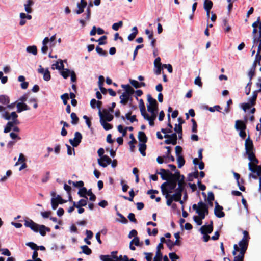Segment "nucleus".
Returning a JSON list of instances; mask_svg holds the SVG:
<instances>
[{
	"instance_id": "1",
	"label": "nucleus",
	"mask_w": 261,
	"mask_h": 261,
	"mask_svg": "<svg viewBox=\"0 0 261 261\" xmlns=\"http://www.w3.org/2000/svg\"><path fill=\"white\" fill-rule=\"evenodd\" d=\"M18 116V115L15 112H13L11 114L8 112H5L4 113H2V117L6 120H10L12 119V121H9L7 123L4 130V132L5 133L10 132L14 125L19 124L20 122L17 119Z\"/></svg>"
},
{
	"instance_id": "2",
	"label": "nucleus",
	"mask_w": 261,
	"mask_h": 261,
	"mask_svg": "<svg viewBox=\"0 0 261 261\" xmlns=\"http://www.w3.org/2000/svg\"><path fill=\"white\" fill-rule=\"evenodd\" d=\"M121 87L125 90V91L120 96V103L125 105L129 101L131 96L135 93V90L129 84H122Z\"/></svg>"
},
{
	"instance_id": "3",
	"label": "nucleus",
	"mask_w": 261,
	"mask_h": 261,
	"mask_svg": "<svg viewBox=\"0 0 261 261\" xmlns=\"http://www.w3.org/2000/svg\"><path fill=\"white\" fill-rule=\"evenodd\" d=\"M147 101L149 103L147 105V110L151 114L155 113L158 111V104L156 100L150 94L147 96Z\"/></svg>"
},
{
	"instance_id": "4",
	"label": "nucleus",
	"mask_w": 261,
	"mask_h": 261,
	"mask_svg": "<svg viewBox=\"0 0 261 261\" xmlns=\"http://www.w3.org/2000/svg\"><path fill=\"white\" fill-rule=\"evenodd\" d=\"M249 160L250 161L248 164L249 170L253 173H255V170L254 168L255 166H258L259 163L258 160L256 158L255 153H250L248 156Z\"/></svg>"
},
{
	"instance_id": "5",
	"label": "nucleus",
	"mask_w": 261,
	"mask_h": 261,
	"mask_svg": "<svg viewBox=\"0 0 261 261\" xmlns=\"http://www.w3.org/2000/svg\"><path fill=\"white\" fill-rule=\"evenodd\" d=\"M172 193V192L166 191L165 189H163V192L162 194L165 196V198H168L169 197L170 198L172 199L173 201L177 202L181 199L182 195L179 194L178 193L175 192L172 195H170V193Z\"/></svg>"
},
{
	"instance_id": "6",
	"label": "nucleus",
	"mask_w": 261,
	"mask_h": 261,
	"mask_svg": "<svg viewBox=\"0 0 261 261\" xmlns=\"http://www.w3.org/2000/svg\"><path fill=\"white\" fill-rule=\"evenodd\" d=\"M245 149L246 151V154L247 155V156H248L250 153H254L253 141L251 139L249 136L245 140Z\"/></svg>"
},
{
	"instance_id": "7",
	"label": "nucleus",
	"mask_w": 261,
	"mask_h": 261,
	"mask_svg": "<svg viewBox=\"0 0 261 261\" xmlns=\"http://www.w3.org/2000/svg\"><path fill=\"white\" fill-rule=\"evenodd\" d=\"M176 186V182L169 181H166L163 183L161 186V192H163V189L166 191L173 192V190H175Z\"/></svg>"
},
{
	"instance_id": "8",
	"label": "nucleus",
	"mask_w": 261,
	"mask_h": 261,
	"mask_svg": "<svg viewBox=\"0 0 261 261\" xmlns=\"http://www.w3.org/2000/svg\"><path fill=\"white\" fill-rule=\"evenodd\" d=\"M164 137L167 138V139L164 141L165 144H172L173 145L177 144V136L176 133H174L171 135L165 134Z\"/></svg>"
},
{
	"instance_id": "9",
	"label": "nucleus",
	"mask_w": 261,
	"mask_h": 261,
	"mask_svg": "<svg viewBox=\"0 0 261 261\" xmlns=\"http://www.w3.org/2000/svg\"><path fill=\"white\" fill-rule=\"evenodd\" d=\"M82 139V134L79 132H76L74 134V139H70L69 142L73 147H76L81 143Z\"/></svg>"
},
{
	"instance_id": "10",
	"label": "nucleus",
	"mask_w": 261,
	"mask_h": 261,
	"mask_svg": "<svg viewBox=\"0 0 261 261\" xmlns=\"http://www.w3.org/2000/svg\"><path fill=\"white\" fill-rule=\"evenodd\" d=\"M214 214L218 218L224 217L225 215V213L223 211V208L220 205L219 203L216 201L215 202Z\"/></svg>"
},
{
	"instance_id": "11",
	"label": "nucleus",
	"mask_w": 261,
	"mask_h": 261,
	"mask_svg": "<svg viewBox=\"0 0 261 261\" xmlns=\"http://www.w3.org/2000/svg\"><path fill=\"white\" fill-rule=\"evenodd\" d=\"M24 225L25 227L30 228L34 232H38L39 225L35 223L33 220L31 219L24 220Z\"/></svg>"
},
{
	"instance_id": "12",
	"label": "nucleus",
	"mask_w": 261,
	"mask_h": 261,
	"mask_svg": "<svg viewBox=\"0 0 261 261\" xmlns=\"http://www.w3.org/2000/svg\"><path fill=\"white\" fill-rule=\"evenodd\" d=\"M213 222L211 221L209 225H204L200 228V231L202 234H210L213 232Z\"/></svg>"
},
{
	"instance_id": "13",
	"label": "nucleus",
	"mask_w": 261,
	"mask_h": 261,
	"mask_svg": "<svg viewBox=\"0 0 261 261\" xmlns=\"http://www.w3.org/2000/svg\"><path fill=\"white\" fill-rule=\"evenodd\" d=\"M111 162L112 160L107 155H104L101 158L98 159V164L102 167H106Z\"/></svg>"
},
{
	"instance_id": "14",
	"label": "nucleus",
	"mask_w": 261,
	"mask_h": 261,
	"mask_svg": "<svg viewBox=\"0 0 261 261\" xmlns=\"http://www.w3.org/2000/svg\"><path fill=\"white\" fill-rule=\"evenodd\" d=\"M38 72L39 73L43 74V79L44 81H48L50 80V73L47 68L44 70L41 65H39Z\"/></svg>"
},
{
	"instance_id": "15",
	"label": "nucleus",
	"mask_w": 261,
	"mask_h": 261,
	"mask_svg": "<svg viewBox=\"0 0 261 261\" xmlns=\"http://www.w3.org/2000/svg\"><path fill=\"white\" fill-rule=\"evenodd\" d=\"M177 184H178V187L176 188L175 192H176L182 195V193L185 188L186 186L184 176H182V178L181 180L178 181Z\"/></svg>"
},
{
	"instance_id": "16",
	"label": "nucleus",
	"mask_w": 261,
	"mask_h": 261,
	"mask_svg": "<svg viewBox=\"0 0 261 261\" xmlns=\"http://www.w3.org/2000/svg\"><path fill=\"white\" fill-rule=\"evenodd\" d=\"M99 116L100 117V121L101 125L103 126L105 130H110L113 128L112 124L108 123L103 119V114L100 110L98 112Z\"/></svg>"
},
{
	"instance_id": "17",
	"label": "nucleus",
	"mask_w": 261,
	"mask_h": 261,
	"mask_svg": "<svg viewBox=\"0 0 261 261\" xmlns=\"http://www.w3.org/2000/svg\"><path fill=\"white\" fill-rule=\"evenodd\" d=\"M246 123L247 119H246L245 121L237 120L236 121L234 127L237 130H245L247 127Z\"/></svg>"
},
{
	"instance_id": "18",
	"label": "nucleus",
	"mask_w": 261,
	"mask_h": 261,
	"mask_svg": "<svg viewBox=\"0 0 261 261\" xmlns=\"http://www.w3.org/2000/svg\"><path fill=\"white\" fill-rule=\"evenodd\" d=\"M17 106V112L20 113L23 111L29 110L30 108L28 105L24 102H18L16 105Z\"/></svg>"
},
{
	"instance_id": "19",
	"label": "nucleus",
	"mask_w": 261,
	"mask_h": 261,
	"mask_svg": "<svg viewBox=\"0 0 261 261\" xmlns=\"http://www.w3.org/2000/svg\"><path fill=\"white\" fill-rule=\"evenodd\" d=\"M167 125L169 127H167V128H162L161 131L163 133L165 134H167V133H171L172 132V125L171 124L170 122V114H168V124Z\"/></svg>"
},
{
	"instance_id": "20",
	"label": "nucleus",
	"mask_w": 261,
	"mask_h": 261,
	"mask_svg": "<svg viewBox=\"0 0 261 261\" xmlns=\"http://www.w3.org/2000/svg\"><path fill=\"white\" fill-rule=\"evenodd\" d=\"M198 205L199 206H200L199 211H201V212H202V213H203L206 215L208 214V213H209L208 207L206 203L200 201L198 203Z\"/></svg>"
},
{
	"instance_id": "21",
	"label": "nucleus",
	"mask_w": 261,
	"mask_h": 261,
	"mask_svg": "<svg viewBox=\"0 0 261 261\" xmlns=\"http://www.w3.org/2000/svg\"><path fill=\"white\" fill-rule=\"evenodd\" d=\"M169 170H166L163 168L160 169V172H156V174H159L161 175V177L163 180H166L167 181L169 176Z\"/></svg>"
},
{
	"instance_id": "22",
	"label": "nucleus",
	"mask_w": 261,
	"mask_h": 261,
	"mask_svg": "<svg viewBox=\"0 0 261 261\" xmlns=\"http://www.w3.org/2000/svg\"><path fill=\"white\" fill-rule=\"evenodd\" d=\"M34 4V2L33 0H27V3L24 4V6L25 8V11L28 13H31L33 11L32 9L31 8V6H33Z\"/></svg>"
},
{
	"instance_id": "23",
	"label": "nucleus",
	"mask_w": 261,
	"mask_h": 261,
	"mask_svg": "<svg viewBox=\"0 0 261 261\" xmlns=\"http://www.w3.org/2000/svg\"><path fill=\"white\" fill-rule=\"evenodd\" d=\"M103 119L105 120V121H107L110 122L113 119V116L110 114L109 112L107 110L104 109L103 110Z\"/></svg>"
},
{
	"instance_id": "24",
	"label": "nucleus",
	"mask_w": 261,
	"mask_h": 261,
	"mask_svg": "<svg viewBox=\"0 0 261 261\" xmlns=\"http://www.w3.org/2000/svg\"><path fill=\"white\" fill-rule=\"evenodd\" d=\"M38 231L42 236H45L46 235V232H50V229L49 227H46L43 225H39Z\"/></svg>"
},
{
	"instance_id": "25",
	"label": "nucleus",
	"mask_w": 261,
	"mask_h": 261,
	"mask_svg": "<svg viewBox=\"0 0 261 261\" xmlns=\"http://www.w3.org/2000/svg\"><path fill=\"white\" fill-rule=\"evenodd\" d=\"M233 176H234L235 179L237 180V185L239 187V189L241 191L244 192L245 191V187L243 185H240V175L239 173L234 172H233Z\"/></svg>"
},
{
	"instance_id": "26",
	"label": "nucleus",
	"mask_w": 261,
	"mask_h": 261,
	"mask_svg": "<svg viewBox=\"0 0 261 261\" xmlns=\"http://www.w3.org/2000/svg\"><path fill=\"white\" fill-rule=\"evenodd\" d=\"M138 139L141 143H146L148 140L145 133L141 131L138 133Z\"/></svg>"
},
{
	"instance_id": "27",
	"label": "nucleus",
	"mask_w": 261,
	"mask_h": 261,
	"mask_svg": "<svg viewBox=\"0 0 261 261\" xmlns=\"http://www.w3.org/2000/svg\"><path fill=\"white\" fill-rule=\"evenodd\" d=\"M129 81L132 86L136 89L141 87H145L146 86V84L144 82L139 83L135 80H130Z\"/></svg>"
},
{
	"instance_id": "28",
	"label": "nucleus",
	"mask_w": 261,
	"mask_h": 261,
	"mask_svg": "<svg viewBox=\"0 0 261 261\" xmlns=\"http://www.w3.org/2000/svg\"><path fill=\"white\" fill-rule=\"evenodd\" d=\"M129 138L131 139V141L128 142V144L130 146V150L132 152H133L135 150V146L134 145V144L137 143V141L135 138L133 134H130L129 135Z\"/></svg>"
},
{
	"instance_id": "29",
	"label": "nucleus",
	"mask_w": 261,
	"mask_h": 261,
	"mask_svg": "<svg viewBox=\"0 0 261 261\" xmlns=\"http://www.w3.org/2000/svg\"><path fill=\"white\" fill-rule=\"evenodd\" d=\"M165 148L167 149L166 155H164V158L169 159L171 161H175L174 157L171 154V147L170 146H165Z\"/></svg>"
},
{
	"instance_id": "30",
	"label": "nucleus",
	"mask_w": 261,
	"mask_h": 261,
	"mask_svg": "<svg viewBox=\"0 0 261 261\" xmlns=\"http://www.w3.org/2000/svg\"><path fill=\"white\" fill-rule=\"evenodd\" d=\"M10 103L9 97L5 95H0V103L4 105H8Z\"/></svg>"
},
{
	"instance_id": "31",
	"label": "nucleus",
	"mask_w": 261,
	"mask_h": 261,
	"mask_svg": "<svg viewBox=\"0 0 261 261\" xmlns=\"http://www.w3.org/2000/svg\"><path fill=\"white\" fill-rule=\"evenodd\" d=\"M87 199H81L79 202L76 203L75 202H74V205L76 208H80V207L85 206L87 205Z\"/></svg>"
},
{
	"instance_id": "32",
	"label": "nucleus",
	"mask_w": 261,
	"mask_h": 261,
	"mask_svg": "<svg viewBox=\"0 0 261 261\" xmlns=\"http://www.w3.org/2000/svg\"><path fill=\"white\" fill-rule=\"evenodd\" d=\"M248 240L242 239L239 243L241 249L247 250L248 246Z\"/></svg>"
},
{
	"instance_id": "33",
	"label": "nucleus",
	"mask_w": 261,
	"mask_h": 261,
	"mask_svg": "<svg viewBox=\"0 0 261 261\" xmlns=\"http://www.w3.org/2000/svg\"><path fill=\"white\" fill-rule=\"evenodd\" d=\"M261 41V33H259L258 36H253V45L252 48L254 47L257 45V44L259 43H260Z\"/></svg>"
},
{
	"instance_id": "34",
	"label": "nucleus",
	"mask_w": 261,
	"mask_h": 261,
	"mask_svg": "<svg viewBox=\"0 0 261 261\" xmlns=\"http://www.w3.org/2000/svg\"><path fill=\"white\" fill-rule=\"evenodd\" d=\"M26 50L28 53H31L34 55H36L37 54V48L35 45L28 46Z\"/></svg>"
},
{
	"instance_id": "35",
	"label": "nucleus",
	"mask_w": 261,
	"mask_h": 261,
	"mask_svg": "<svg viewBox=\"0 0 261 261\" xmlns=\"http://www.w3.org/2000/svg\"><path fill=\"white\" fill-rule=\"evenodd\" d=\"M139 150L142 156H145L146 155L145 150L147 148L146 143H140L139 145Z\"/></svg>"
},
{
	"instance_id": "36",
	"label": "nucleus",
	"mask_w": 261,
	"mask_h": 261,
	"mask_svg": "<svg viewBox=\"0 0 261 261\" xmlns=\"http://www.w3.org/2000/svg\"><path fill=\"white\" fill-rule=\"evenodd\" d=\"M213 3L211 0H205L204 2V9L205 10H211L213 7Z\"/></svg>"
},
{
	"instance_id": "37",
	"label": "nucleus",
	"mask_w": 261,
	"mask_h": 261,
	"mask_svg": "<svg viewBox=\"0 0 261 261\" xmlns=\"http://www.w3.org/2000/svg\"><path fill=\"white\" fill-rule=\"evenodd\" d=\"M253 95L252 96L249 98L248 99V102L251 104L252 106H254L256 103V100L257 97V94L256 93V92L255 91L253 92Z\"/></svg>"
},
{
	"instance_id": "38",
	"label": "nucleus",
	"mask_w": 261,
	"mask_h": 261,
	"mask_svg": "<svg viewBox=\"0 0 261 261\" xmlns=\"http://www.w3.org/2000/svg\"><path fill=\"white\" fill-rule=\"evenodd\" d=\"M88 191V190H87L85 187H83L79 190L78 192V194L81 197H84L86 199H87L88 198L86 196V195L87 194Z\"/></svg>"
},
{
	"instance_id": "39",
	"label": "nucleus",
	"mask_w": 261,
	"mask_h": 261,
	"mask_svg": "<svg viewBox=\"0 0 261 261\" xmlns=\"http://www.w3.org/2000/svg\"><path fill=\"white\" fill-rule=\"evenodd\" d=\"M81 248L82 249V252H80V253H83L86 255H90L92 253V250L87 245H83L81 246Z\"/></svg>"
},
{
	"instance_id": "40",
	"label": "nucleus",
	"mask_w": 261,
	"mask_h": 261,
	"mask_svg": "<svg viewBox=\"0 0 261 261\" xmlns=\"http://www.w3.org/2000/svg\"><path fill=\"white\" fill-rule=\"evenodd\" d=\"M255 170V172L256 173L257 176L259 177V189H261V165L259 166H255V167L254 168Z\"/></svg>"
},
{
	"instance_id": "41",
	"label": "nucleus",
	"mask_w": 261,
	"mask_h": 261,
	"mask_svg": "<svg viewBox=\"0 0 261 261\" xmlns=\"http://www.w3.org/2000/svg\"><path fill=\"white\" fill-rule=\"evenodd\" d=\"M177 161L178 163V167L181 168L185 164V160L182 155L177 156Z\"/></svg>"
},
{
	"instance_id": "42",
	"label": "nucleus",
	"mask_w": 261,
	"mask_h": 261,
	"mask_svg": "<svg viewBox=\"0 0 261 261\" xmlns=\"http://www.w3.org/2000/svg\"><path fill=\"white\" fill-rule=\"evenodd\" d=\"M70 117L71 118V123L74 125L77 124L79 122V119L76 114L75 113L72 112L71 114Z\"/></svg>"
},
{
	"instance_id": "43",
	"label": "nucleus",
	"mask_w": 261,
	"mask_h": 261,
	"mask_svg": "<svg viewBox=\"0 0 261 261\" xmlns=\"http://www.w3.org/2000/svg\"><path fill=\"white\" fill-rule=\"evenodd\" d=\"M163 258L162 253L161 251L156 250V255L154 257L153 261H162Z\"/></svg>"
},
{
	"instance_id": "44",
	"label": "nucleus",
	"mask_w": 261,
	"mask_h": 261,
	"mask_svg": "<svg viewBox=\"0 0 261 261\" xmlns=\"http://www.w3.org/2000/svg\"><path fill=\"white\" fill-rule=\"evenodd\" d=\"M151 116H149V118H146V120L149 121V124L150 126H153L154 125V120L156 118V114L155 113L151 114Z\"/></svg>"
},
{
	"instance_id": "45",
	"label": "nucleus",
	"mask_w": 261,
	"mask_h": 261,
	"mask_svg": "<svg viewBox=\"0 0 261 261\" xmlns=\"http://www.w3.org/2000/svg\"><path fill=\"white\" fill-rule=\"evenodd\" d=\"M61 72V74L64 79H67L69 77L71 72L70 70L68 69H64Z\"/></svg>"
},
{
	"instance_id": "46",
	"label": "nucleus",
	"mask_w": 261,
	"mask_h": 261,
	"mask_svg": "<svg viewBox=\"0 0 261 261\" xmlns=\"http://www.w3.org/2000/svg\"><path fill=\"white\" fill-rule=\"evenodd\" d=\"M228 20H227V19L226 18H224L223 19V25L224 27H226V28L225 29V31L226 32H229L231 30V27L228 25Z\"/></svg>"
},
{
	"instance_id": "47",
	"label": "nucleus",
	"mask_w": 261,
	"mask_h": 261,
	"mask_svg": "<svg viewBox=\"0 0 261 261\" xmlns=\"http://www.w3.org/2000/svg\"><path fill=\"white\" fill-rule=\"evenodd\" d=\"M96 52L100 56H106L107 55V51L103 50V49L99 46H97L96 47Z\"/></svg>"
},
{
	"instance_id": "48",
	"label": "nucleus",
	"mask_w": 261,
	"mask_h": 261,
	"mask_svg": "<svg viewBox=\"0 0 261 261\" xmlns=\"http://www.w3.org/2000/svg\"><path fill=\"white\" fill-rule=\"evenodd\" d=\"M26 245L30 247L32 250H38L39 249V246H38L34 242H28L26 243Z\"/></svg>"
},
{
	"instance_id": "49",
	"label": "nucleus",
	"mask_w": 261,
	"mask_h": 261,
	"mask_svg": "<svg viewBox=\"0 0 261 261\" xmlns=\"http://www.w3.org/2000/svg\"><path fill=\"white\" fill-rule=\"evenodd\" d=\"M61 98L63 100V103L64 105H68L67 104V100L69 98V95H68V93H64V94H62L61 96Z\"/></svg>"
},
{
	"instance_id": "50",
	"label": "nucleus",
	"mask_w": 261,
	"mask_h": 261,
	"mask_svg": "<svg viewBox=\"0 0 261 261\" xmlns=\"http://www.w3.org/2000/svg\"><path fill=\"white\" fill-rule=\"evenodd\" d=\"M99 258L101 261H113V258L109 255H101Z\"/></svg>"
},
{
	"instance_id": "51",
	"label": "nucleus",
	"mask_w": 261,
	"mask_h": 261,
	"mask_svg": "<svg viewBox=\"0 0 261 261\" xmlns=\"http://www.w3.org/2000/svg\"><path fill=\"white\" fill-rule=\"evenodd\" d=\"M58 201H57L55 198H52L51 199V207L53 210H56L59 205Z\"/></svg>"
},
{
	"instance_id": "52",
	"label": "nucleus",
	"mask_w": 261,
	"mask_h": 261,
	"mask_svg": "<svg viewBox=\"0 0 261 261\" xmlns=\"http://www.w3.org/2000/svg\"><path fill=\"white\" fill-rule=\"evenodd\" d=\"M123 25V22L122 21H120L117 23H115L112 25V29L115 31H117L120 27H121Z\"/></svg>"
},
{
	"instance_id": "53",
	"label": "nucleus",
	"mask_w": 261,
	"mask_h": 261,
	"mask_svg": "<svg viewBox=\"0 0 261 261\" xmlns=\"http://www.w3.org/2000/svg\"><path fill=\"white\" fill-rule=\"evenodd\" d=\"M87 195L90 196L89 199L90 201H94L96 200V196L93 194L91 189L88 191Z\"/></svg>"
},
{
	"instance_id": "54",
	"label": "nucleus",
	"mask_w": 261,
	"mask_h": 261,
	"mask_svg": "<svg viewBox=\"0 0 261 261\" xmlns=\"http://www.w3.org/2000/svg\"><path fill=\"white\" fill-rule=\"evenodd\" d=\"M168 173H169V176H168V179L167 180V181H173V182H176L177 183L179 181L178 179L176 178L175 177V176L174 175H171V174H170V173H171V172L170 171H168Z\"/></svg>"
},
{
	"instance_id": "55",
	"label": "nucleus",
	"mask_w": 261,
	"mask_h": 261,
	"mask_svg": "<svg viewBox=\"0 0 261 261\" xmlns=\"http://www.w3.org/2000/svg\"><path fill=\"white\" fill-rule=\"evenodd\" d=\"M260 24H261L260 17H258L257 18L256 21L253 23L252 26L253 28H257L258 27L259 28Z\"/></svg>"
},
{
	"instance_id": "56",
	"label": "nucleus",
	"mask_w": 261,
	"mask_h": 261,
	"mask_svg": "<svg viewBox=\"0 0 261 261\" xmlns=\"http://www.w3.org/2000/svg\"><path fill=\"white\" fill-rule=\"evenodd\" d=\"M118 130L120 132V133H122V136H126V134H127V130H126V128H125L124 129H123V127L122 126V125H119L118 126Z\"/></svg>"
},
{
	"instance_id": "57",
	"label": "nucleus",
	"mask_w": 261,
	"mask_h": 261,
	"mask_svg": "<svg viewBox=\"0 0 261 261\" xmlns=\"http://www.w3.org/2000/svg\"><path fill=\"white\" fill-rule=\"evenodd\" d=\"M128 218L130 221H131L134 223H137V221L136 219L135 218V216L134 213H129L128 216Z\"/></svg>"
},
{
	"instance_id": "58",
	"label": "nucleus",
	"mask_w": 261,
	"mask_h": 261,
	"mask_svg": "<svg viewBox=\"0 0 261 261\" xmlns=\"http://www.w3.org/2000/svg\"><path fill=\"white\" fill-rule=\"evenodd\" d=\"M171 175H174L175 177L178 179L179 180H181L182 178V176H184L183 175H181L179 171L176 170L174 173H172V172L170 173Z\"/></svg>"
},
{
	"instance_id": "59",
	"label": "nucleus",
	"mask_w": 261,
	"mask_h": 261,
	"mask_svg": "<svg viewBox=\"0 0 261 261\" xmlns=\"http://www.w3.org/2000/svg\"><path fill=\"white\" fill-rule=\"evenodd\" d=\"M175 153L177 156H181L180 154L182 151V148L180 146H176L175 147Z\"/></svg>"
},
{
	"instance_id": "60",
	"label": "nucleus",
	"mask_w": 261,
	"mask_h": 261,
	"mask_svg": "<svg viewBox=\"0 0 261 261\" xmlns=\"http://www.w3.org/2000/svg\"><path fill=\"white\" fill-rule=\"evenodd\" d=\"M221 107L219 105H216L214 107H210L208 110L211 112H214L215 110L220 112Z\"/></svg>"
},
{
	"instance_id": "61",
	"label": "nucleus",
	"mask_w": 261,
	"mask_h": 261,
	"mask_svg": "<svg viewBox=\"0 0 261 261\" xmlns=\"http://www.w3.org/2000/svg\"><path fill=\"white\" fill-rule=\"evenodd\" d=\"M169 256L171 259V261L175 260L179 258V256L175 253L172 252L169 254Z\"/></svg>"
},
{
	"instance_id": "62",
	"label": "nucleus",
	"mask_w": 261,
	"mask_h": 261,
	"mask_svg": "<svg viewBox=\"0 0 261 261\" xmlns=\"http://www.w3.org/2000/svg\"><path fill=\"white\" fill-rule=\"evenodd\" d=\"M140 109L141 114L143 116L145 119L149 118V115L146 113L145 108H141Z\"/></svg>"
},
{
	"instance_id": "63",
	"label": "nucleus",
	"mask_w": 261,
	"mask_h": 261,
	"mask_svg": "<svg viewBox=\"0 0 261 261\" xmlns=\"http://www.w3.org/2000/svg\"><path fill=\"white\" fill-rule=\"evenodd\" d=\"M140 109L141 114L143 116L145 119L149 118V115L146 113L145 108H141Z\"/></svg>"
},
{
	"instance_id": "64",
	"label": "nucleus",
	"mask_w": 261,
	"mask_h": 261,
	"mask_svg": "<svg viewBox=\"0 0 261 261\" xmlns=\"http://www.w3.org/2000/svg\"><path fill=\"white\" fill-rule=\"evenodd\" d=\"M145 34L148 36L149 39L153 38V32L152 31H149L148 29H146L145 31Z\"/></svg>"
}]
</instances>
